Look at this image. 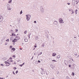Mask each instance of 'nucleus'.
Returning <instances> with one entry per match:
<instances>
[{"instance_id":"nucleus-1","label":"nucleus","mask_w":79,"mask_h":79,"mask_svg":"<svg viewBox=\"0 0 79 79\" xmlns=\"http://www.w3.org/2000/svg\"><path fill=\"white\" fill-rule=\"evenodd\" d=\"M40 11L42 13H44L45 11L44 10V7L41 6L40 7Z\"/></svg>"},{"instance_id":"nucleus-2","label":"nucleus","mask_w":79,"mask_h":79,"mask_svg":"<svg viewBox=\"0 0 79 79\" xmlns=\"http://www.w3.org/2000/svg\"><path fill=\"white\" fill-rule=\"evenodd\" d=\"M26 16L27 17L26 19L27 21H29L31 18V15H26Z\"/></svg>"},{"instance_id":"nucleus-3","label":"nucleus","mask_w":79,"mask_h":79,"mask_svg":"<svg viewBox=\"0 0 79 79\" xmlns=\"http://www.w3.org/2000/svg\"><path fill=\"white\" fill-rule=\"evenodd\" d=\"M0 22L3 21V16H0Z\"/></svg>"},{"instance_id":"nucleus-4","label":"nucleus","mask_w":79,"mask_h":79,"mask_svg":"<svg viewBox=\"0 0 79 79\" xmlns=\"http://www.w3.org/2000/svg\"><path fill=\"white\" fill-rule=\"evenodd\" d=\"M74 55H75L76 56L77 58V57H79V55H78L77 54V53H76V52H75Z\"/></svg>"},{"instance_id":"nucleus-5","label":"nucleus","mask_w":79,"mask_h":79,"mask_svg":"<svg viewBox=\"0 0 79 79\" xmlns=\"http://www.w3.org/2000/svg\"><path fill=\"white\" fill-rule=\"evenodd\" d=\"M58 24V22H57V21H55L54 22V24L55 25H56Z\"/></svg>"},{"instance_id":"nucleus-6","label":"nucleus","mask_w":79,"mask_h":79,"mask_svg":"<svg viewBox=\"0 0 79 79\" xmlns=\"http://www.w3.org/2000/svg\"><path fill=\"white\" fill-rule=\"evenodd\" d=\"M16 40H17V39H14L12 41V42H14V43L15 42H16Z\"/></svg>"},{"instance_id":"nucleus-7","label":"nucleus","mask_w":79,"mask_h":79,"mask_svg":"<svg viewBox=\"0 0 79 79\" xmlns=\"http://www.w3.org/2000/svg\"><path fill=\"white\" fill-rule=\"evenodd\" d=\"M5 63L6 64H10L9 65H7V66H10V64H10V63L7 62V61H5Z\"/></svg>"},{"instance_id":"nucleus-8","label":"nucleus","mask_w":79,"mask_h":79,"mask_svg":"<svg viewBox=\"0 0 79 79\" xmlns=\"http://www.w3.org/2000/svg\"><path fill=\"white\" fill-rule=\"evenodd\" d=\"M7 10H11V8H10V6L9 7L7 8Z\"/></svg>"},{"instance_id":"nucleus-9","label":"nucleus","mask_w":79,"mask_h":79,"mask_svg":"<svg viewBox=\"0 0 79 79\" xmlns=\"http://www.w3.org/2000/svg\"><path fill=\"white\" fill-rule=\"evenodd\" d=\"M72 3L73 5H75V0H72Z\"/></svg>"},{"instance_id":"nucleus-10","label":"nucleus","mask_w":79,"mask_h":79,"mask_svg":"<svg viewBox=\"0 0 79 79\" xmlns=\"http://www.w3.org/2000/svg\"><path fill=\"white\" fill-rule=\"evenodd\" d=\"M6 6H7V8H9V7H10V5H9V4H7L6 5Z\"/></svg>"},{"instance_id":"nucleus-11","label":"nucleus","mask_w":79,"mask_h":79,"mask_svg":"<svg viewBox=\"0 0 79 79\" xmlns=\"http://www.w3.org/2000/svg\"><path fill=\"white\" fill-rule=\"evenodd\" d=\"M60 23H62L63 22V19H60Z\"/></svg>"},{"instance_id":"nucleus-12","label":"nucleus","mask_w":79,"mask_h":79,"mask_svg":"<svg viewBox=\"0 0 79 79\" xmlns=\"http://www.w3.org/2000/svg\"><path fill=\"white\" fill-rule=\"evenodd\" d=\"M50 66H51V68H52V69H54V67H53V65H50Z\"/></svg>"},{"instance_id":"nucleus-13","label":"nucleus","mask_w":79,"mask_h":79,"mask_svg":"<svg viewBox=\"0 0 79 79\" xmlns=\"http://www.w3.org/2000/svg\"><path fill=\"white\" fill-rule=\"evenodd\" d=\"M4 16H5V17H6L7 16H8V15H7V14L5 13L4 15Z\"/></svg>"},{"instance_id":"nucleus-14","label":"nucleus","mask_w":79,"mask_h":79,"mask_svg":"<svg viewBox=\"0 0 79 79\" xmlns=\"http://www.w3.org/2000/svg\"><path fill=\"white\" fill-rule=\"evenodd\" d=\"M12 2V0H9L8 2L9 3H11V2Z\"/></svg>"},{"instance_id":"nucleus-15","label":"nucleus","mask_w":79,"mask_h":79,"mask_svg":"<svg viewBox=\"0 0 79 79\" xmlns=\"http://www.w3.org/2000/svg\"><path fill=\"white\" fill-rule=\"evenodd\" d=\"M56 55V53H53V56H55Z\"/></svg>"},{"instance_id":"nucleus-16","label":"nucleus","mask_w":79,"mask_h":79,"mask_svg":"<svg viewBox=\"0 0 79 79\" xmlns=\"http://www.w3.org/2000/svg\"><path fill=\"white\" fill-rule=\"evenodd\" d=\"M35 39L36 40H38V39H39V38L38 36H36Z\"/></svg>"},{"instance_id":"nucleus-17","label":"nucleus","mask_w":79,"mask_h":79,"mask_svg":"<svg viewBox=\"0 0 79 79\" xmlns=\"http://www.w3.org/2000/svg\"><path fill=\"white\" fill-rule=\"evenodd\" d=\"M41 47H45V45L44 44H42Z\"/></svg>"},{"instance_id":"nucleus-18","label":"nucleus","mask_w":79,"mask_h":79,"mask_svg":"<svg viewBox=\"0 0 79 79\" xmlns=\"http://www.w3.org/2000/svg\"><path fill=\"white\" fill-rule=\"evenodd\" d=\"M24 41H25V42H27L28 41V40H27V39H25L24 40Z\"/></svg>"},{"instance_id":"nucleus-19","label":"nucleus","mask_w":79,"mask_h":79,"mask_svg":"<svg viewBox=\"0 0 79 79\" xmlns=\"http://www.w3.org/2000/svg\"><path fill=\"white\" fill-rule=\"evenodd\" d=\"M57 58H60V56L58 55V56H57Z\"/></svg>"},{"instance_id":"nucleus-20","label":"nucleus","mask_w":79,"mask_h":79,"mask_svg":"<svg viewBox=\"0 0 79 79\" xmlns=\"http://www.w3.org/2000/svg\"><path fill=\"white\" fill-rule=\"evenodd\" d=\"M16 37L18 39H20V38L19 36H16Z\"/></svg>"},{"instance_id":"nucleus-21","label":"nucleus","mask_w":79,"mask_h":79,"mask_svg":"<svg viewBox=\"0 0 79 79\" xmlns=\"http://www.w3.org/2000/svg\"><path fill=\"white\" fill-rule=\"evenodd\" d=\"M3 60H6V58H2Z\"/></svg>"},{"instance_id":"nucleus-22","label":"nucleus","mask_w":79,"mask_h":79,"mask_svg":"<svg viewBox=\"0 0 79 79\" xmlns=\"http://www.w3.org/2000/svg\"><path fill=\"white\" fill-rule=\"evenodd\" d=\"M16 49L14 48H12V50H13L14 51H15Z\"/></svg>"},{"instance_id":"nucleus-23","label":"nucleus","mask_w":79,"mask_h":79,"mask_svg":"<svg viewBox=\"0 0 79 79\" xmlns=\"http://www.w3.org/2000/svg\"><path fill=\"white\" fill-rule=\"evenodd\" d=\"M22 13H23V11H22V10H21V11H20V14L21 15V14H22Z\"/></svg>"},{"instance_id":"nucleus-24","label":"nucleus","mask_w":79,"mask_h":79,"mask_svg":"<svg viewBox=\"0 0 79 79\" xmlns=\"http://www.w3.org/2000/svg\"><path fill=\"white\" fill-rule=\"evenodd\" d=\"M12 56V57H13V58H16V56L15 55H13Z\"/></svg>"},{"instance_id":"nucleus-25","label":"nucleus","mask_w":79,"mask_h":79,"mask_svg":"<svg viewBox=\"0 0 79 79\" xmlns=\"http://www.w3.org/2000/svg\"><path fill=\"white\" fill-rule=\"evenodd\" d=\"M72 76H74V73L73 72V73H72Z\"/></svg>"},{"instance_id":"nucleus-26","label":"nucleus","mask_w":79,"mask_h":79,"mask_svg":"<svg viewBox=\"0 0 79 79\" xmlns=\"http://www.w3.org/2000/svg\"><path fill=\"white\" fill-rule=\"evenodd\" d=\"M35 64H38V62H37V61H36L35 62Z\"/></svg>"},{"instance_id":"nucleus-27","label":"nucleus","mask_w":79,"mask_h":79,"mask_svg":"<svg viewBox=\"0 0 79 79\" xmlns=\"http://www.w3.org/2000/svg\"><path fill=\"white\" fill-rule=\"evenodd\" d=\"M27 36L28 37H29V39H30V35H29V34H28Z\"/></svg>"},{"instance_id":"nucleus-28","label":"nucleus","mask_w":79,"mask_h":79,"mask_svg":"<svg viewBox=\"0 0 79 79\" xmlns=\"http://www.w3.org/2000/svg\"><path fill=\"white\" fill-rule=\"evenodd\" d=\"M13 69H15H15H17V68H16V67H14V68H13Z\"/></svg>"},{"instance_id":"nucleus-29","label":"nucleus","mask_w":79,"mask_h":79,"mask_svg":"<svg viewBox=\"0 0 79 79\" xmlns=\"http://www.w3.org/2000/svg\"><path fill=\"white\" fill-rule=\"evenodd\" d=\"M34 23H35V24H36L37 23V22H36V21H35L34 22Z\"/></svg>"},{"instance_id":"nucleus-30","label":"nucleus","mask_w":79,"mask_h":79,"mask_svg":"<svg viewBox=\"0 0 79 79\" xmlns=\"http://www.w3.org/2000/svg\"><path fill=\"white\" fill-rule=\"evenodd\" d=\"M26 32H27V31L26 30L24 32V33L26 34Z\"/></svg>"},{"instance_id":"nucleus-31","label":"nucleus","mask_w":79,"mask_h":79,"mask_svg":"<svg viewBox=\"0 0 79 79\" xmlns=\"http://www.w3.org/2000/svg\"><path fill=\"white\" fill-rule=\"evenodd\" d=\"M68 61H69V63H71L72 62L70 60H69Z\"/></svg>"},{"instance_id":"nucleus-32","label":"nucleus","mask_w":79,"mask_h":79,"mask_svg":"<svg viewBox=\"0 0 79 79\" xmlns=\"http://www.w3.org/2000/svg\"><path fill=\"white\" fill-rule=\"evenodd\" d=\"M59 73H60V72H57V74H59Z\"/></svg>"},{"instance_id":"nucleus-33","label":"nucleus","mask_w":79,"mask_h":79,"mask_svg":"<svg viewBox=\"0 0 79 79\" xmlns=\"http://www.w3.org/2000/svg\"><path fill=\"white\" fill-rule=\"evenodd\" d=\"M74 13V11H73V10L71 14L72 15Z\"/></svg>"},{"instance_id":"nucleus-34","label":"nucleus","mask_w":79,"mask_h":79,"mask_svg":"<svg viewBox=\"0 0 79 79\" xmlns=\"http://www.w3.org/2000/svg\"><path fill=\"white\" fill-rule=\"evenodd\" d=\"M34 47H35V48H36V47H37V45L36 44H35V46Z\"/></svg>"},{"instance_id":"nucleus-35","label":"nucleus","mask_w":79,"mask_h":79,"mask_svg":"<svg viewBox=\"0 0 79 79\" xmlns=\"http://www.w3.org/2000/svg\"><path fill=\"white\" fill-rule=\"evenodd\" d=\"M42 52L40 53V55H42Z\"/></svg>"},{"instance_id":"nucleus-36","label":"nucleus","mask_w":79,"mask_h":79,"mask_svg":"<svg viewBox=\"0 0 79 79\" xmlns=\"http://www.w3.org/2000/svg\"><path fill=\"white\" fill-rule=\"evenodd\" d=\"M8 61L9 62H11V60H8Z\"/></svg>"},{"instance_id":"nucleus-37","label":"nucleus","mask_w":79,"mask_h":79,"mask_svg":"<svg viewBox=\"0 0 79 79\" xmlns=\"http://www.w3.org/2000/svg\"><path fill=\"white\" fill-rule=\"evenodd\" d=\"M52 61H54V62H56V61L55 60H52Z\"/></svg>"},{"instance_id":"nucleus-38","label":"nucleus","mask_w":79,"mask_h":79,"mask_svg":"<svg viewBox=\"0 0 79 79\" xmlns=\"http://www.w3.org/2000/svg\"><path fill=\"white\" fill-rule=\"evenodd\" d=\"M1 66H4V65H3V64H1Z\"/></svg>"},{"instance_id":"nucleus-39","label":"nucleus","mask_w":79,"mask_h":79,"mask_svg":"<svg viewBox=\"0 0 79 79\" xmlns=\"http://www.w3.org/2000/svg\"><path fill=\"white\" fill-rule=\"evenodd\" d=\"M18 73V71H16L15 73H16V74H17Z\"/></svg>"},{"instance_id":"nucleus-40","label":"nucleus","mask_w":79,"mask_h":79,"mask_svg":"<svg viewBox=\"0 0 79 79\" xmlns=\"http://www.w3.org/2000/svg\"><path fill=\"white\" fill-rule=\"evenodd\" d=\"M67 79H69V77H67Z\"/></svg>"},{"instance_id":"nucleus-41","label":"nucleus","mask_w":79,"mask_h":79,"mask_svg":"<svg viewBox=\"0 0 79 79\" xmlns=\"http://www.w3.org/2000/svg\"><path fill=\"white\" fill-rule=\"evenodd\" d=\"M69 11H72V10H71V9H69Z\"/></svg>"},{"instance_id":"nucleus-42","label":"nucleus","mask_w":79,"mask_h":79,"mask_svg":"<svg viewBox=\"0 0 79 79\" xmlns=\"http://www.w3.org/2000/svg\"><path fill=\"white\" fill-rule=\"evenodd\" d=\"M15 31H16V32H18V29H16Z\"/></svg>"},{"instance_id":"nucleus-43","label":"nucleus","mask_w":79,"mask_h":79,"mask_svg":"<svg viewBox=\"0 0 79 79\" xmlns=\"http://www.w3.org/2000/svg\"><path fill=\"white\" fill-rule=\"evenodd\" d=\"M77 10L76 9L75 11V12H77Z\"/></svg>"},{"instance_id":"nucleus-44","label":"nucleus","mask_w":79,"mask_h":79,"mask_svg":"<svg viewBox=\"0 0 79 79\" xmlns=\"http://www.w3.org/2000/svg\"><path fill=\"white\" fill-rule=\"evenodd\" d=\"M6 41H8V42L9 41V39H8L6 40Z\"/></svg>"},{"instance_id":"nucleus-45","label":"nucleus","mask_w":79,"mask_h":79,"mask_svg":"<svg viewBox=\"0 0 79 79\" xmlns=\"http://www.w3.org/2000/svg\"><path fill=\"white\" fill-rule=\"evenodd\" d=\"M41 69L42 70V71H44V69H43V68H41Z\"/></svg>"},{"instance_id":"nucleus-46","label":"nucleus","mask_w":79,"mask_h":79,"mask_svg":"<svg viewBox=\"0 0 79 79\" xmlns=\"http://www.w3.org/2000/svg\"><path fill=\"white\" fill-rule=\"evenodd\" d=\"M13 74H14L15 75V72H13Z\"/></svg>"},{"instance_id":"nucleus-47","label":"nucleus","mask_w":79,"mask_h":79,"mask_svg":"<svg viewBox=\"0 0 79 79\" xmlns=\"http://www.w3.org/2000/svg\"><path fill=\"white\" fill-rule=\"evenodd\" d=\"M12 47H13V46H10V48H12Z\"/></svg>"},{"instance_id":"nucleus-48","label":"nucleus","mask_w":79,"mask_h":79,"mask_svg":"<svg viewBox=\"0 0 79 79\" xmlns=\"http://www.w3.org/2000/svg\"><path fill=\"white\" fill-rule=\"evenodd\" d=\"M19 66H21V67H22V66H23V65H22V64H20V65H19Z\"/></svg>"},{"instance_id":"nucleus-49","label":"nucleus","mask_w":79,"mask_h":79,"mask_svg":"<svg viewBox=\"0 0 79 79\" xmlns=\"http://www.w3.org/2000/svg\"><path fill=\"white\" fill-rule=\"evenodd\" d=\"M38 63H40V60H38Z\"/></svg>"},{"instance_id":"nucleus-50","label":"nucleus","mask_w":79,"mask_h":79,"mask_svg":"<svg viewBox=\"0 0 79 79\" xmlns=\"http://www.w3.org/2000/svg\"><path fill=\"white\" fill-rule=\"evenodd\" d=\"M7 43H5V45H7Z\"/></svg>"},{"instance_id":"nucleus-51","label":"nucleus","mask_w":79,"mask_h":79,"mask_svg":"<svg viewBox=\"0 0 79 79\" xmlns=\"http://www.w3.org/2000/svg\"><path fill=\"white\" fill-rule=\"evenodd\" d=\"M14 34H13V33H12V36H13L14 35Z\"/></svg>"},{"instance_id":"nucleus-52","label":"nucleus","mask_w":79,"mask_h":79,"mask_svg":"<svg viewBox=\"0 0 79 79\" xmlns=\"http://www.w3.org/2000/svg\"><path fill=\"white\" fill-rule=\"evenodd\" d=\"M13 60H10V62H13Z\"/></svg>"},{"instance_id":"nucleus-53","label":"nucleus","mask_w":79,"mask_h":79,"mask_svg":"<svg viewBox=\"0 0 79 79\" xmlns=\"http://www.w3.org/2000/svg\"><path fill=\"white\" fill-rule=\"evenodd\" d=\"M10 60H12V58L11 57H10Z\"/></svg>"},{"instance_id":"nucleus-54","label":"nucleus","mask_w":79,"mask_h":79,"mask_svg":"<svg viewBox=\"0 0 79 79\" xmlns=\"http://www.w3.org/2000/svg\"><path fill=\"white\" fill-rule=\"evenodd\" d=\"M33 58H34V56H33L32 58L31 59V60H33Z\"/></svg>"},{"instance_id":"nucleus-55","label":"nucleus","mask_w":79,"mask_h":79,"mask_svg":"<svg viewBox=\"0 0 79 79\" xmlns=\"http://www.w3.org/2000/svg\"><path fill=\"white\" fill-rule=\"evenodd\" d=\"M67 4H68L69 5H70V3H67Z\"/></svg>"},{"instance_id":"nucleus-56","label":"nucleus","mask_w":79,"mask_h":79,"mask_svg":"<svg viewBox=\"0 0 79 79\" xmlns=\"http://www.w3.org/2000/svg\"><path fill=\"white\" fill-rule=\"evenodd\" d=\"M69 67H71V65H69Z\"/></svg>"},{"instance_id":"nucleus-57","label":"nucleus","mask_w":79,"mask_h":79,"mask_svg":"<svg viewBox=\"0 0 79 79\" xmlns=\"http://www.w3.org/2000/svg\"><path fill=\"white\" fill-rule=\"evenodd\" d=\"M22 64L23 65H24V63H23Z\"/></svg>"},{"instance_id":"nucleus-58","label":"nucleus","mask_w":79,"mask_h":79,"mask_svg":"<svg viewBox=\"0 0 79 79\" xmlns=\"http://www.w3.org/2000/svg\"><path fill=\"white\" fill-rule=\"evenodd\" d=\"M3 79V78H1V77H0V79Z\"/></svg>"},{"instance_id":"nucleus-59","label":"nucleus","mask_w":79,"mask_h":79,"mask_svg":"<svg viewBox=\"0 0 79 79\" xmlns=\"http://www.w3.org/2000/svg\"><path fill=\"white\" fill-rule=\"evenodd\" d=\"M74 38H75V39H76V37H74Z\"/></svg>"},{"instance_id":"nucleus-60","label":"nucleus","mask_w":79,"mask_h":79,"mask_svg":"<svg viewBox=\"0 0 79 79\" xmlns=\"http://www.w3.org/2000/svg\"><path fill=\"white\" fill-rule=\"evenodd\" d=\"M39 55H40V54H38V56H39Z\"/></svg>"},{"instance_id":"nucleus-61","label":"nucleus","mask_w":79,"mask_h":79,"mask_svg":"<svg viewBox=\"0 0 79 79\" xmlns=\"http://www.w3.org/2000/svg\"><path fill=\"white\" fill-rule=\"evenodd\" d=\"M20 50H22V48H20Z\"/></svg>"},{"instance_id":"nucleus-62","label":"nucleus","mask_w":79,"mask_h":79,"mask_svg":"<svg viewBox=\"0 0 79 79\" xmlns=\"http://www.w3.org/2000/svg\"><path fill=\"white\" fill-rule=\"evenodd\" d=\"M14 36H15V34H14Z\"/></svg>"},{"instance_id":"nucleus-63","label":"nucleus","mask_w":79,"mask_h":79,"mask_svg":"<svg viewBox=\"0 0 79 79\" xmlns=\"http://www.w3.org/2000/svg\"><path fill=\"white\" fill-rule=\"evenodd\" d=\"M72 61H73V59H72Z\"/></svg>"},{"instance_id":"nucleus-64","label":"nucleus","mask_w":79,"mask_h":79,"mask_svg":"<svg viewBox=\"0 0 79 79\" xmlns=\"http://www.w3.org/2000/svg\"><path fill=\"white\" fill-rule=\"evenodd\" d=\"M75 13H76V14H77V12H75Z\"/></svg>"}]
</instances>
